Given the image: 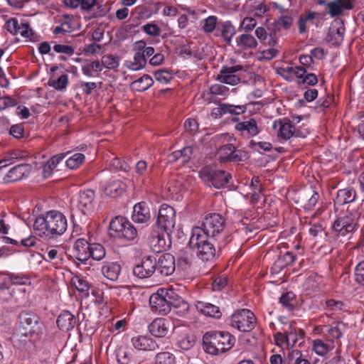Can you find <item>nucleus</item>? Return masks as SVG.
I'll return each mask as SVG.
<instances>
[{"label":"nucleus","mask_w":364,"mask_h":364,"mask_svg":"<svg viewBox=\"0 0 364 364\" xmlns=\"http://www.w3.org/2000/svg\"><path fill=\"white\" fill-rule=\"evenodd\" d=\"M345 28L343 26H340L337 28H331L328 33V40L333 45H340L344 37Z\"/></svg>","instance_id":"nucleus-41"},{"label":"nucleus","mask_w":364,"mask_h":364,"mask_svg":"<svg viewBox=\"0 0 364 364\" xmlns=\"http://www.w3.org/2000/svg\"><path fill=\"white\" fill-rule=\"evenodd\" d=\"M218 18L215 16H210L204 20L203 30L205 33H212L217 25Z\"/></svg>","instance_id":"nucleus-57"},{"label":"nucleus","mask_w":364,"mask_h":364,"mask_svg":"<svg viewBox=\"0 0 364 364\" xmlns=\"http://www.w3.org/2000/svg\"><path fill=\"white\" fill-rule=\"evenodd\" d=\"M102 68L101 62L95 60L84 65L82 68V71L86 76L93 77L95 75H99V73L102 70Z\"/></svg>","instance_id":"nucleus-40"},{"label":"nucleus","mask_w":364,"mask_h":364,"mask_svg":"<svg viewBox=\"0 0 364 364\" xmlns=\"http://www.w3.org/2000/svg\"><path fill=\"white\" fill-rule=\"evenodd\" d=\"M68 84V76L67 75H62L56 80H48V85L53 87L57 90L65 89Z\"/></svg>","instance_id":"nucleus-52"},{"label":"nucleus","mask_w":364,"mask_h":364,"mask_svg":"<svg viewBox=\"0 0 364 364\" xmlns=\"http://www.w3.org/2000/svg\"><path fill=\"white\" fill-rule=\"evenodd\" d=\"M193 154V147L191 146H186L181 150H177L172 152L168 156L169 162H175L178 160L181 161V163H187L188 162Z\"/></svg>","instance_id":"nucleus-33"},{"label":"nucleus","mask_w":364,"mask_h":364,"mask_svg":"<svg viewBox=\"0 0 364 364\" xmlns=\"http://www.w3.org/2000/svg\"><path fill=\"white\" fill-rule=\"evenodd\" d=\"M272 127L275 130L277 137L280 139L288 140L293 136H305L300 131L296 130L291 122L287 118L274 121Z\"/></svg>","instance_id":"nucleus-13"},{"label":"nucleus","mask_w":364,"mask_h":364,"mask_svg":"<svg viewBox=\"0 0 364 364\" xmlns=\"http://www.w3.org/2000/svg\"><path fill=\"white\" fill-rule=\"evenodd\" d=\"M90 244L85 238L77 239L73 245V257L81 262L87 261L90 258Z\"/></svg>","instance_id":"nucleus-19"},{"label":"nucleus","mask_w":364,"mask_h":364,"mask_svg":"<svg viewBox=\"0 0 364 364\" xmlns=\"http://www.w3.org/2000/svg\"><path fill=\"white\" fill-rule=\"evenodd\" d=\"M110 235L127 240H132L137 236L134 226L124 217L116 216L109 223Z\"/></svg>","instance_id":"nucleus-7"},{"label":"nucleus","mask_w":364,"mask_h":364,"mask_svg":"<svg viewBox=\"0 0 364 364\" xmlns=\"http://www.w3.org/2000/svg\"><path fill=\"white\" fill-rule=\"evenodd\" d=\"M156 271V259L152 256H147L141 259L140 264L133 268V274L139 279H146L151 277Z\"/></svg>","instance_id":"nucleus-15"},{"label":"nucleus","mask_w":364,"mask_h":364,"mask_svg":"<svg viewBox=\"0 0 364 364\" xmlns=\"http://www.w3.org/2000/svg\"><path fill=\"white\" fill-rule=\"evenodd\" d=\"M333 343L330 339L324 341L317 338L312 341V350L318 355L328 357V353L333 349Z\"/></svg>","instance_id":"nucleus-28"},{"label":"nucleus","mask_w":364,"mask_h":364,"mask_svg":"<svg viewBox=\"0 0 364 364\" xmlns=\"http://www.w3.org/2000/svg\"><path fill=\"white\" fill-rule=\"evenodd\" d=\"M71 284L77 291L82 293H87L90 289L89 283L78 276L72 278Z\"/></svg>","instance_id":"nucleus-51"},{"label":"nucleus","mask_w":364,"mask_h":364,"mask_svg":"<svg viewBox=\"0 0 364 364\" xmlns=\"http://www.w3.org/2000/svg\"><path fill=\"white\" fill-rule=\"evenodd\" d=\"M274 338L275 344L282 348H289L293 347L296 344L294 343L289 342L287 341V336L282 332L275 333Z\"/></svg>","instance_id":"nucleus-53"},{"label":"nucleus","mask_w":364,"mask_h":364,"mask_svg":"<svg viewBox=\"0 0 364 364\" xmlns=\"http://www.w3.org/2000/svg\"><path fill=\"white\" fill-rule=\"evenodd\" d=\"M284 364H311V363L303 357L300 350H293L288 353Z\"/></svg>","instance_id":"nucleus-37"},{"label":"nucleus","mask_w":364,"mask_h":364,"mask_svg":"<svg viewBox=\"0 0 364 364\" xmlns=\"http://www.w3.org/2000/svg\"><path fill=\"white\" fill-rule=\"evenodd\" d=\"M235 343V337L225 331L208 332L203 337V349L212 355L225 353L230 350Z\"/></svg>","instance_id":"nucleus-2"},{"label":"nucleus","mask_w":364,"mask_h":364,"mask_svg":"<svg viewBox=\"0 0 364 364\" xmlns=\"http://www.w3.org/2000/svg\"><path fill=\"white\" fill-rule=\"evenodd\" d=\"M243 152L237 150L232 144L220 146L218 150V159L221 162H237L242 161Z\"/></svg>","instance_id":"nucleus-16"},{"label":"nucleus","mask_w":364,"mask_h":364,"mask_svg":"<svg viewBox=\"0 0 364 364\" xmlns=\"http://www.w3.org/2000/svg\"><path fill=\"white\" fill-rule=\"evenodd\" d=\"M171 310L173 309V312L180 316H186L189 311V304L182 297L178 295L173 290L171 294Z\"/></svg>","instance_id":"nucleus-26"},{"label":"nucleus","mask_w":364,"mask_h":364,"mask_svg":"<svg viewBox=\"0 0 364 364\" xmlns=\"http://www.w3.org/2000/svg\"><path fill=\"white\" fill-rule=\"evenodd\" d=\"M65 154H59L50 158L44 165L43 168V176L44 178H48L51 176L53 170L65 158Z\"/></svg>","instance_id":"nucleus-36"},{"label":"nucleus","mask_w":364,"mask_h":364,"mask_svg":"<svg viewBox=\"0 0 364 364\" xmlns=\"http://www.w3.org/2000/svg\"><path fill=\"white\" fill-rule=\"evenodd\" d=\"M57 325L62 331L72 330L76 323L75 316L68 311H63L57 318Z\"/></svg>","instance_id":"nucleus-29"},{"label":"nucleus","mask_w":364,"mask_h":364,"mask_svg":"<svg viewBox=\"0 0 364 364\" xmlns=\"http://www.w3.org/2000/svg\"><path fill=\"white\" fill-rule=\"evenodd\" d=\"M132 218L136 223H146L149 221L150 209L145 202H139L134 206Z\"/></svg>","instance_id":"nucleus-22"},{"label":"nucleus","mask_w":364,"mask_h":364,"mask_svg":"<svg viewBox=\"0 0 364 364\" xmlns=\"http://www.w3.org/2000/svg\"><path fill=\"white\" fill-rule=\"evenodd\" d=\"M328 14L331 17L341 15L344 11L353 8V1L350 0H333L327 4Z\"/></svg>","instance_id":"nucleus-23"},{"label":"nucleus","mask_w":364,"mask_h":364,"mask_svg":"<svg viewBox=\"0 0 364 364\" xmlns=\"http://www.w3.org/2000/svg\"><path fill=\"white\" fill-rule=\"evenodd\" d=\"M132 343L134 348L139 350H156L159 348V346L155 341L146 336L133 337Z\"/></svg>","instance_id":"nucleus-25"},{"label":"nucleus","mask_w":364,"mask_h":364,"mask_svg":"<svg viewBox=\"0 0 364 364\" xmlns=\"http://www.w3.org/2000/svg\"><path fill=\"white\" fill-rule=\"evenodd\" d=\"M256 317L249 309L236 311L231 316V326L240 331L250 332L256 325Z\"/></svg>","instance_id":"nucleus-8"},{"label":"nucleus","mask_w":364,"mask_h":364,"mask_svg":"<svg viewBox=\"0 0 364 364\" xmlns=\"http://www.w3.org/2000/svg\"><path fill=\"white\" fill-rule=\"evenodd\" d=\"M169 233L165 230L156 228V226L152 227L148 242L153 251L160 252L170 247L171 242L166 238L168 237Z\"/></svg>","instance_id":"nucleus-14"},{"label":"nucleus","mask_w":364,"mask_h":364,"mask_svg":"<svg viewBox=\"0 0 364 364\" xmlns=\"http://www.w3.org/2000/svg\"><path fill=\"white\" fill-rule=\"evenodd\" d=\"M85 161V155L81 153H76L66 160V166L70 169L78 168Z\"/></svg>","instance_id":"nucleus-47"},{"label":"nucleus","mask_w":364,"mask_h":364,"mask_svg":"<svg viewBox=\"0 0 364 364\" xmlns=\"http://www.w3.org/2000/svg\"><path fill=\"white\" fill-rule=\"evenodd\" d=\"M354 277L357 283L364 286V259L356 264L354 269Z\"/></svg>","instance_id":"nucleus-56"},{"label":"nucleus","mask_w":364,"mask_h":364,"mask_svg":"<svg viewBox=\"0 0 364 364\" xmlns=\"http://www.w3.org/2000/svg\"><path fill=\"white\" fill-rule=\"evenodd\" d=\"M235 129L240 133L241 136L247 139L253 137L260 132V129L255 119L236 124Z\"/></svg>","instance_id":"nucleus-20"},{"label":"nucleus","mask_w":364,"mask_h":364,"mask_svg":"<svg viewBox=\"0 0 364 364\" xmlns=\"http://www.w3.org/2000/svg\"><path fill=\"white\" fill-rule=\"evenodd\" d=\"M90 257H91L93 259L100 261L106 255L105 247L99 243L90 244L89 253Z\"/></svg>","instance_id":"nucleus-44"},{"label":"nucleus","mask_w":364,"mask_h":364,"mask_svg":"<svg viewBox=\"0 0 364 364\" xmlns=\"http://www.w3.org/2000/svg\"><path fill=\"white\" fill-rule=\"evenodd\" d=\"M220 32L224 41L230 44L236 33V29L230 22H225L220 26Z\"/></svg>","instance_id":"nucleus-42"},{"label":"nucleus","mask_w":364,"mask_h":364,"mask_svg":"<svg viewBox=\"0 0 364 364\" xmlns=\"http://www.w3.org/2000/svg\"><path fill=\"white\" fill-rule=\"evenodd\" d=\"M67 218L58 210H50L44 215L38 216L34 222L33 228L46 236L58 237L67 230Z\"/></svg>","instance_id":"nucleus-1"},{"label":"nucleus","mask_w":364,"mask_h":364,"mask_svg":"<svg viewBox=\"0 0 364 364\" xmlns=\"http://www.w3.org/2000/svg\"><path fill=\"white\" fill-rule=\"evenodd\" d=\"M154 83L152 78L148 75H144L132 82V87L139 92L148 90Z\"/></svg>","instance_id":"nucleus-39"},{"label":"nucleus","mask_w":364,"mask_h":364,"mask_svg":"<svg viewBox=\"0 0 364 364\" xmlns=\"http://www.w3.org/2000/svg\"><path fill=\"white\" fill-rule=\"evenodd\" d=\"M225 220L218 213H210L203 220L200 228L208 237L218 242V248L225 245L226 240L229 237L225 232Z\"/></svg>","instance_id":"nucleus-4"},{"label":"nucleus","mask_w":364,"mask_h":364,"mask_svg":"<svg viewBox=\"0 0 364 364\" xmlns=\"http://www.w3.org/2000/svg\"><path fill=\"white\" fill-rule=\"evenodd\" d=\"M176 269L174 257L170 253L161 255L156 260V270L164 276L172 274Z\"/></svg>","instance_id":"nucleus-18"},{"label":"nucleus","mask_w":364,"mask_h":364,"mask_svg":"<svg viewBox=\"0 0 364 364\" xmlns=\"http://www.w3.org/2000/svg\"><path fill=\"white\" fill-rule=\"evenodd\" d=\"M30 172V165L27 164H18L9 170L4 176V180L6 183L14 182L28 176Z\"/></svg>","instance_id":"nucleus-21"},{"label":"nucleus","mask_w":364,"mask_h":364,"mask_svg":"<svg viewBox=\"0 0 364 364\" xmlns=\"http://www.w3.org/2000/svg\"><path fill=\"white\" fill-rule=\"evenodd\" d=\"M15 35H19L23 38H30L33 35V32L28 23L18 22V26Z\"/></svg>","instance_id":"nucleus-58"},{"label":"nucleus","mask_w":364,"mask_h":364,"mask_svg":"<svg viewBox=\"0 0 364 364\" xmlns=\"http://www.w3.org/2000/svg\"><path fill=\"white\" fill-rule=\"evenodd\" d=\"M176 225V211L171 206L167 204L161 205L156 224V228L172 232Z\"/></svg>","instance_id":"nucleus-10"},{"label":"nucleus","mask_w":364,"mask_h":364,"mask_svg":"<svg viewBox=\"0 0 364 364\" xmlns=\"http://www.w3.org/2000/svg\"><path fill=\"white\" fill-rule=\"evenodd\" d=\"M121 272V267L117 262H106L102 267L103 275L111 281H117Z\"/></svg>","instance_id":"nucleus-31"},{"label":"nucleus","mask_w":364,"mask_h":364,"mask_svg":"<svg viewBox=\"0 0 364 364\" xmlns=\"http://www.w3.org/2000/svg\"><path fill=\"white\" fill-rule=\"evenodd\" d=\"M306 197L308 198V200L306 203H305L304 207L306 210H311L316 205L319 198V195L317 192L311 191L310 193L306 195Z\"/></svg>","instance_id":"nucleus-59"},{"label":"nucleus","mask_w":364,"mask_h":364,"mask_svg":"<svg viewBox=\"0 0 364 364\" xmlns=\"http://www.w3.org/2000/svg\"><path fill=\"white\" fill-rule=\"evenodd\" d=\"M53 50L58 53H65L72 55L74 53V48L68 45L56 44L53 46Z\"/></svg>","instance_id":"nucleus-63"},{"label":"nucleus","mask_w":364,"mask_h":364,"mask_svg":"<svg viewBox=\"0 0 364 364\" xmlns=\"http://www.w3.org/2000/svg\"><path fill=\"white\" fill-rule=\"evenodd\" d=\"M211 239L200 229V227H196L192 230L190 245L197 249V255L203 262H211L216 258L215 247Z\"/></svg>","instance_id":"nucleus-3"},{"label":"nucleus","mask_w":364,"mask_h":364,"mask_svg":"<svg viewBox=\"0 0 364 364\" xmlns=\"http://www.w3.org/2000/svg\"><path fill=\"white\" fill-rule=\"evenodd\" d=\"M281 304L288 311H292L295 306V295L293 292L289 291L282 294L279 300Z\"/></svg>","instance_id":"nucleus-46"},{"label":"nucleus","mask_w":364,"mask_h":364,"mask_svg":"<svg viewBox=\"0 0 364 364\" xmlns=\"http://www.w3.org/2000/svg\"><path fill=\"white\" fill-rule=\"evenodd\" d=\"M192 259L191 254L183 251L180 252L177 262L178 267L184 270L188 269L191 265Z\"/></svg>","instance_id":"nucleus-50"},{"label":"nucleus","mask_w":364,"mask_h":364,"mask_svg":"<svg viewBox=\"0 0 364 364\" xmlns=\"http://www.w3.org/2000/svg\"><path fill=\"white\" fill-rule=\"evenodd\" d=\"M236 46L242 50L255 49L258 43L257 39L250 33H242L235 38Z\"/></svg>","instance_id":"nucleus-27"},{"label":"nucleus","mask_w":364,"mask_h":364,"mask_svg":"<svg viewBox=\"0 0 364 364\" xmlns=\"http://www.w3.org/2000/svg\"><path fill=\"white\" fill-rule=\"evenodd\" d=\"M282 333L287 336V341L296 343L297 341L296 328L294 326V322H290L282 328Z\"/></svg>","instance_id":"nucleus-48"},{"label":"nucleus","mask_w":364,"mask_h":364,"mask_svg":"<svg viewBox=\"0 0 364 364\" xmlns=\"http://www.w3.org/2000/svg\"><path fill=\"white\" fill-rule=\"evenodd\" d=\"M357 214L346 212L340 214L332 225V231L337 238L350 239L358 229Z\"/></svg>","instance_id":"nucleus-5"},{"label":"nucleus","mask_w":364,"mask_h":364,"mask_svg":"<svg viewBox=\"0 0 364 364\" xmlns=\"http://www.w3.org/2000/svg\"><path fill=\"white\" fill-rule=\"evenodd\" d=\"M142 31L151 36H158L160 35L161 29L155 23H149L142 26Z\"/></svg>","instance_id":"nucleus-62"},{"label":"nucleus","mask_w":364,"mask_h":364,"mask_svg":"<svg viewBox=\"0 0 364 364\" xmlns=\"http://www.w3.org/2000/svg\"><path fill=\"white\" fill-rule=\"evenodd\" d=\"M125 191V185L119 180L112 181L105 187V193L111 197L121 196Z\"/></svg>","instance_id":"nucleus-35"},{"label":"nucleus","mask_w":364,"mask_h":364,"mask_svg":"<svg viewBox=\"0 0 364 364\" xmlns=\"http://www.w3.org/2000/svg\"><path fill=\"white\" fill-rule=\"evenodd\" d=\"M196 306L200 312L205 316L218 318L222 315L220 308L210 303L198 301Z\"/></svg>","instance_id":"nucleus-32"},{"label":"nucleus","mask_w":364,"mask_h":364,"mask_svg":"<svg viewBox=\"0 0 364 364\" xmlns=\"http://www.w3.org/2000/svg\"><path fill=\"white\" fill-rule=\"evenodd\" d=\"M228 284L227 277L223 276H220L216 277L213 282V289L215 291H220L223 289Z\"/></svg>","instance_id":"nucleus-64"},{"label":"nucleus","mask_w":364,"mask_h":364,"mask_svg":"<svg viewBox=\"0 0 364 364\" xmlns=\"http://www.w3.org/2000/svg\"><path fill=\"white\" fill-rule=\"evenodd\" d=\"M296 82L299 85L314 86L318 83V78L315 74L307 73L306 68L303 67L297 71Z\"/></svg>","instance_id":"nucleus-34"},{"label":"nucleus","mask_w":364,"mask_h":364,"mask_svg":"<svg viewBox=\"0 0 364 364\" xmlns=\"http://www.w3.org/2000/svg\"><path fill=\"white\" fill-rule=\"evenodd\" d=\"M19 325L17 334L21 337L30 338L36 331L38 325L37 317L31 313L23 311L19 316Z\"/></svg>","instance_id":"nucleus-12"},{"label":"nucleus","mask_w":364,"mask_h":364,"mask_svg":"<svg viewBox=\"0 0 364 364\" xmlns=\"http://www.w3.org/2000/svg\"><path fill=\"white\" fill-rule=\"evenodd\" d=\"M201 180L208 186L221 188L229 183L231 175L223 170L217 169L213 166L203 167L199 172Z\"/></svg>","instance_id":"nucleus-6"},{"label":"nucleus","mask_w":364,"mask_h":364,"mask_svg":"<svg viewBox=\"0 0 364 364\" xmlns=\"http://www.w3.org/2000/svg\"><path fill=\"white\" fill-rule=\"evenodd\" d=\"M243 70L244 68L240 65L223 66L216 76V80L221 83L236 85L241 81V72Z\"/></svg>","instance_id":"nucleus-11"},{"label":"nucleus","mask_w":364,"mask_h":364,"mask_svg":"<svg viewBox=\"0 0 364 364\" xmlns=\"http://www.w3.org/2000/svg\"><path fill=\"white\" fill-rule=\"evenodd\" d=\"M315 18V13L309 12L306 14H301L298 20L299 31L300 33L306 31V25Z\"/></svg>","instance_id":"nucleus-49"},{"label":"nucleus","mask_w":364,"mask_h":364,"mask_svg":"<svg viewBox=\"0 0 364 364\" xmlns=\"http://www.w3.org/2000/svg\"><path fill=\"white\" fill-rule=\"evenodd\" d=\"M154 77L156 81L166 84L172 80L173 76L171 73L167 70H158L155 72Z\"/></svg>","instance_id":"nucleus-61"},{"label":"nucleus","mask_w":364,"mask_h":364,"mask_svg":"<svg viewBox=\"0 0 364 364\" xmlns=\"http://www.w3.org/2000/svg\"><path fill=\"white\" fill-rule=\"evenodd\" d=\"M173 289H160L149 298V304L153 311L161 314H167L171 311V303Z\"/></svg>","instance_id":"nucleus-9"},{"label":"nucleus","mask_w":364,"mask_h":364,"mask_svg":"<svg viewBox=\"0 0 364 364\" xmlns=\"http://www.w3.org/2000/svg\"><path fill=\"white\" fill-rule=\"evenodd\" d=\"M217 111L220 115L226 113L238 115L245 112L246 106L223 104L221 105L219 107H217Z\"/></svg>","instance_id":"nucleus-38"},{"label":"nucleus","mask_w":364,"mask_h":364,"mask_svg":"<svg viewBox=\"0 0 364 364\" xmlns=\"http://www.w3.org/2000/svg\"><path fill=\"white\" fill-rule=\"evenodd\" d=\"M257 26V21L253 17H245L241 21L239 26L240 31H244L246 33L252 31Z\"/></svg>","instance_id":"nucleus-54"},{"label":"nucleus","mask_w":364,"mask_h":364,"mask_svg":"<svg viewBox=\"0 0 364 364\" xmlns=\"http://www.w3.org/2000/svg\"><path fill=\"white\" fill-rule=\"evenodd\" d=\"M175 357L169 352L158 353L156 358V364H173Z\"/></svg>","instance_id":"nucleus-55"},{"label":"nucleus","mask_w":364,"mask_h":364,"mask_svg":"<svg viewBox=\"0 0 364 364\" xmlns=\"http://www.w3.org/2000/svg\"><path fill=\"white\" fill-rule=\"evenodd\" d=\"M355 198L356 192L355 189L348 187L338 191L334 203L338 205H343L344 204L353 202Z\"/></svg>","instance_id":"nucleus-30"},{"label":"nucleus","mask_w":364,"mask_h":364,"mask_svg":"<svg viewBox=\"0 0 364 364\" xmlns=\"http://www.w3.org/2000/svg\"><path fill=\"white\" fill-rule=\"evenodd\" d=\"M146 60L141 52L135 53L132 61L127 62V68L132 70H139L145 67Z\"/></svg>","instance_id":"nucleus-43"},{"label":"nucleus","mask_w":364,"mask_h":364,"mask_svg":"<svg viewBox=\"0 0 364 364\" xmlns=\"http://www.w3.org/2000/svg\"><path fill=\"white\" fill-rule=\"evenodd\" d=\"M95 193L90 189L80 191L77 199V207L83 214H87L95 207Z\"/></svg>","instance_id":"nucleus-17"},{"label":"nucleus","mask_w":364,"mask_h":364,"mask_svg":"<svg viewBox=\"0 0 364 364\" xmlns=\"http://www.w3.org/2000/svg\"><path fill=\"white\" fill-rule=\"evenodd\" d=\"M171 321L164 318L154 319L149 326L150 333L159 338L165 336L169 330Z\"/></svg>","instance_id":"nucleus-24"},{"label":"nucleus","mask_w":364,"mask_h":364,"mask_svg":"<svg viewBox=\"0 0 364 364\" xmlns=\"http://www.w3.org/2000/svg\"><path fill=\"white\" fill-rule=\"evenodd\" d=\"M194 343V341L190 338L187 334L181 335L178 339V346L182 350H188L190 349Z\"/></svg>","instance_id":"nucleus-60"},{"label":"nucleus","mask_w":364,"mask_h":364,"mask_svg":"<svg viewBox=\"0 0 364 364\" xmlns=\"http://www.w3.org/2000/svg\"><path fill=\"white\" fill-rule=\"evenodd\" d=\"M101 63L102 65V68L108 70H113L119 66V57L112 54L105 55L102 57Z\"/></svg>","instance_id":"nucleus-45"}]
</instances>
